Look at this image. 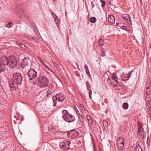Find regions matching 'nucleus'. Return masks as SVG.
Wrapping results in <instances>:
<instances>
[{"label": "nucleus", "mask_w": 151, "mask_h": 151, "mask_svg": "<svg viewBox=\"0 0 151 151\" xmlns=\"http://www.w3.org/2000/svg\"><path fill=\"white\" fill-rule=\"evenodd\" d=\"M146 132H138V134L139 136L142 139H143L145 137V134Z\"/></svg>", "instance_id": "obj_15"}, {"label": "nucleus", "mask_w": 151, "mask_h": 151, "mask_svg": "<svg viewBox=\"0 0 151 151\" xmlns=\"http://www.w3.org/2000/svg\"><path fill=\"white\" fill-rule=\"evenodd\" d=\"M118 148L119 150L121 151H122L124 146V144L121 143H117Z\"/></svg>", "instance_id": "obj_19"}, {"label": "nucleus", "mask_w": 151, "mask_h": 151, "mask_svg": "<svg viewBox=\"0 0 151 151\" xmlns=\"http://www.w3.org/2000/svg\"><path fill=\"white\" fill-rule=\"evenodd\" d=\"M84 68L86 70H86H89L88 68V66H87V65H85Z\"/></svg>", "instance_id": "obj_39"}, {"label": "nucleus", "mask_w": 151, "mask_h": 151, "mask_svg": "<svg viewBox=\"0 0 151 151\" xmlns=\"http://www.w3.org/2000/svg\"><path fill=\"white\" fill-rule=\"evenodd\" d=\"M13 79L14 81L17 82V83L20 85L22 81V76L21 74L19 73H14L13 74Z\"/></svg>", "instance_id": "obj_5"}, {"label": "nucleus", "mask_w": 151, "mask_h": 151, "mask_svg": "<svg viewBox=\"0 0 151 151\" xmlns=\"http://www.w3.org/2000/svg\"><path fill=\"white\" fill-rule=\"evenodd\" d=\"M76 74L77 76H80V74L78 72H76Z\"/></svg>", "instance_id": "obj_42"}, {"label": "nucleus", "mask_w": 151, "mask_h": 151, "mask_svg": "<svg viewBox=\"0 0 151 151\" xmlns=\"http://www.w3.org/2000/svg\"><path fill=\"white\" fill-rule=\"evenodd\" d=\"M143 130H144V129L143 128H139L138 130V132H142Z\"/></svg>", "instance_id": "obj_37"}, {"label": "nucleus", "mask_w": 151, "mask_h": 151, "mask_svg": "<svg viewBox=\"0 0 151 151\" xmlns=\"http://www.w3.org/2000/svg\"><path fill=\"white\" fill-rule=\"evenodd\" d=\"M54 18V21L56 22V23H59L60 20L58 18L56 15V17Z\"/></svg>", "instance_id": "obj_29"}, {"label": "nucleus", "mask_w": 151, "mask_h": 151, "mask_svg": "<svg viewBox=\"0 0 151 151\" xmlns=\"http://www.w3.org/2000/svg\"><path fill=\"white\" fill-rule=\"evenodd\" d=\"M18 12H19V15H20V16L22 15V16L21 17L22 18H24L25 17V14L23 13V10L22 9H20Z\"/></svg>", "instance_id": "obj_20"}, {"label": "nucleus", "mask_w": 151, "mask_h": 151, "mask_svg": "<svg viewBox=\"0 0 151 151\" xmlns=\"http://www.w3.org/2000/svg\"><path fill=\"white\" fill-rule=\"evenodd\" d=\"M100 55L102 56H104L105 55V52L103 50H101V52H100Z\"/></svg>", "instance_id": "obj_35"}, {"label": "nucleus", "mask_w": 151, "mask_h": 151, "mask_svg": "<svg viewBox=\"0 0 151 151\" xmlns=\"http://www.w3.org/2000/svg\"><path fill=\"white\" fill-rule=\"evenodd\" d=\"M116 83V84H114L113 85L114 86H115V87H117V85H118V83Z\"/></svg>", "instance_id": "obj_44"}, {"label": "nucleus", "mask_w": 151, "mask_h": 151, "mask_svg": "<svg viewBox=\"0 0 151 151\" xmlns=\"http://www.w3.org/2000/svg\"><path fill=\"white\" fill-rule=\"evenodd\" d=\"M101 7L103 8L105 5L106 3L105 1L103 0H101Z\"/></svg>", "instance_id": "obj_31"}, {"label": "nucleus", "mask_w": 151, "mask_h": 151, "mask_svg": "<svg viewBox=\"0 0 151 151\" xmlns=\"http://www.w3.org/2000/svg\"><path fill=\"white\" fill-rule=\"evenodd\" d=\"M37 80L38 82V85L40 87H46L48 83V78L44 76L39 77Z\"/></svg>", "instance_id": "obj_3"}, {"label": "nucleus", "mask_w": 151, "mask_h": 151, "mask_svg": "<svg viewBox=\"0 0 151 151\" xmlns=\"http://www.w3.org/2000/svg\"><path fill=\"white\" fill-rule=\"evenodd\" d=\"M27 75L30 80L35 78L37 76V72L34 68H30L28 71Z\"/></svg>", "instance_id": "obj_7"}, {"label": "nucleus", "mask_w": 151, "mask_h": 151, "mask_svg": "<svg viewBox=\"0 0 151 151\" xmlns=\"http://www.w3.org/2000/svg\"><path fill=\"white\" fill-rule=\"evenodd\" d=\"M81 106H82V105L83 106V104H81Z\"/></svg>", "instance_id": "obj_50"}, {"label": "nucleus", "mask_w": 151, "mask_h": 151, "mask_svg": "<svg viewBox=\"0 0 151 151\" xmlns=\"http://www.w3.org/2000/svg\"><path fill=\"white\" fill-rule=\"evenodd\" d=\"M14 25V24L12 23L11 22H9L8 24H6V27L9 28L11 27Z\"/></svg>", "instance_id": "obj_28"}, {"label": "nucleus", "mask_w": 151, "mask_h": 151, "mask_svg": "<svg viewBox=\"0 0 151 151\" xmlns=\"http://www.w3.org/2000/svg\"><path fill=\"white\" fill-rule=\"evenodd\" d=\"M90 21L93 23H95L96 21V19L94 17H91L90 19Z\"/></svg>", "instance_id": "obj_22"}, {"label": "nucleus", "mask_w": 151, "mask_h": 151, "mask_svg": "<svg viewBox=\"0 0 151 151\" xmlns=\"http://www.w3.org/2000/svg\"><path fill=\"white\" fill-rule=\"evenodd\" d=\"M53 17L54 18V16L52 15Z\"/></svg>", "instance_id": "obj_52"}, {"label": "nucleus", "mask_w": 151, "mask_h": 151, "mask_svg": "<svg viewBox=\"0 0 151 151\" xmlns=\"http://www.w3.org/2000/svg\"><path fill=\"white\" fill-rule=\"evenodd\" d=\"M43 127H42V131L43 132H45L46 133H48L49 132V128L48 127H46L45 128V127H44V126H43Z\"/></svg>", "instance_id": "obj_23"}, {"label": "nucleus", "mask_w": 151, "mask_h": 151, "mask_svg": "<svg viewBox=\"0 0 151 151\" xmlns=\"http://www.w3.org/2000/svg\"><path fill=\"white\" fill-rule=\"evenodd\" d=\"M65 99V96L62 93L56 94L55 96H53L52 99L54 102L53 106H55L56 105L57 101L59 102H62Z\"/></svg>", "instance_id": "obj_4"}, {"label": "nucleus", "mask_w": 151, "mask_h": 151, "mask_svg": "<svg viewBox=\"0 0 151 151\" xmlns=\"http://www.w3.org/2000/svg\"><path fill=\"white\" fill-rule=\"evenodd\" d=\"M9 83L11 90L13 91L16 89L18 87V85H19L17 83V82L14 81L13 79L12 81H9Z\"/></svg>", "instance_id": "obj_8"}, {"label": "nucleus", "mask_w": 151, "mask_h": 151, "mask_svg": "<svg viewBox=\"0 0 151 151\" xmlns=\"http://www.w3.org/2000/svg\"><path fill=\"white\" fill-rule=\"evenodd\" d=\"M89 122V123H90L91 124H92V120H91V121H88Z\"/></svg>", "instance_id": "obj_45"}, {"label": "nucleus", "mask_w": 151, "mask_h": 151, "mask_svg": "<svg viewBox=\"0 0 151 151\" xmlns=\"http://www.w3.org/2000/svg\"><path fill=\"white\" fill-rule=\"evenodd\" d=\"M17 43L18 45H19L20 46L21 45V44H22V43L19 42H17Z\"/></svg>", "instance_id": "obj_43"}, {"label": "nucleus", "mask_w": 151, "mask_h": 151, "mask_svg": "<svg viewBox=\"0 0 151 151\" xmlns=\"http://www.w3.org/2000/svg\"><path fill=\"white\" fill-rule=\"evenodd\" d=\"M63 114L62 118L65 121L68 123H71L75 120V117L73 115L70 114L67 110L63 109L62 111Z\"/></svg>", "instance_id": "obj_1"}, {"label": "nucleus", "mask_w": 151, "mask_h": 151, "mask_svg": "<svg viewBox=\"0 0 151 151\" xmlns=\"http://www.w3.org/2000/svg\"><path fill=\"white\" fill-rule=\"evenodd\" d=\"M1 63H0V73L5 71L7 67L6 65L2 64Z\"/></svg>", "instance_id": "obj_14"}, {"label": "nucleus", "mask_w": 151, "mask_h": 151, "mask_svg": "<svg viewBox=\"0 0 151 151\" xmlns=\"http://www.w3.org/2000/svg\"><path fill=\"white\" fill-rule=\"evenodd\" d=\"M88 94L89 95V97L90 99H92L91 94H92V91L91 89H90L89 91Z\"/></svg>", "instance_id": "obj_32"}, {"label": "nucleus", "mask_w": 151, "mask_h": 151, "mask_svg": "<svg viewBox=\"0 0 151 151\" xmlns=\"http://www.w3.org/2000/svg\"><path fill=\"white\" fill-rule=\"evenodd\" d=\"M121 17L127 20V21L129 24V25H131L132 24L130 16L129 14H122Z\"/></svg>", "instance_id": "obj_10"}, {"label": "nucleus", "mask_w": 151, "mask_h": 151, "mask_svg": "<svg viewBox=\"0 0 151 151\" xmlns=\"http://www.w3.org/2000/svg\"><path fill=\"white\" fill-rule=\"evenodd\" d=\"M130 77V75H128L127 74H124L121 76V79L122 81H126L128 80Z\"/></svg>", "instance_id": "obj_13"}, {"label": "nucleus", "mask_w": 151, "mask_h": 151, "mask_svg": "<svg viewBox=\"0 0 151 151\" xmlns=\"http://www.w3.org/2000/svg\"><path fill=\"white\" fill-rule=\"evenodd\" d=\"M125 140L124 138L122 137H120L118 139L117 143L124 144Z\"/></svg>", "instance_id": "obj_18"}, {"label": "nucleus", "mask_w": 151, "mask_h": 151, "mask_svg": "<svg viewBox=\"0 0 151 151\" xmlns=\"http://www.w3.org/2000/svg\"><path fill=\"white\" fill-rule=\"evenodd\" d=\"M109 4L110 5H111V4Z\"/></svg>", "instance_id": "obj_48"}, {"label": "nucleus", "mask_w": 151, "mask_h": 151, "mask_svg": "<svg viewBox=\"0 0 151 151\" xmlns=\"http://www.w3.org/2000/svg\"><path fill=\"white\" fill-rule=\"evenodd\" d=\"M111 79H114L116 83H118L117 76L116 73H114L111 75Z\"/></svg>", "instance_id": "obj_17"}, {"label": "nucleus", "mask_w": 151, "mask_h": 151, "mask_svg": "<svg viewBox=\"0 0 151 151\" xmlns=\"http://www.w3.org/2000/svg\"><path fill=\"white\" fill-rule=\"evenodd\" d=\"M108 83L110 84H112V81H111L110 79H108L107 80Z\"/></svg>", "instance_id": "obj_40"}, {"label": "nucleus", "mask_w": 151, "mask_h": 151, "mask_svg": "<svg viewBox=\"0 0 151 151\" xmlns=\"http://www.w3.org/2000/svg\"><path fill=\"white\" fill-rule=\"evenodd\" d=\"M148 137H149V136H148V137L147 139V143H148Z\"/></svg>", "instance_id": "obj_46"}, {"label": "nucleus", "mask_w": 151, "mask_h": 151, "mask_svg": "<svg viewBox=\"0 0 151 151\" xmlns=\"http://www.w3.org/2000/svg\"><path fill=\"white\" fill-rule=\"evenodd\" d=\"M142 149L140 147V146L139 145H136V146L135 148L134 151H142Z\"/></svg>", "instance_id": "obj_21"}, {"label": "nucleus", "mask_w": 151, "mask_h": 151, "mask_svg": "<svg viewBox=\"0 0 151 151\" xmlns=\"http://www.w3.org/2000/svg\"><path fill=\"white\" fill-rule=\"evenodd\" d=\"M104 43V42L102 39H100L98 42V44L100 46L103 45Z\"/></svg>", "instance_id": "obj_27"}, {"label": "nucleus", "mask_w": 151, "mask_h": 151, "mask_svg": "<svg viewBox=\"0 0 151 151\" xmlns=\"http://www.w3.org/2000/svg\"><path fill=\"white\" fill-rule=\"evenodd\" d=\"M122 106L124 109H127L128 108V104L127 103L125 102L123 104Z\"/></svg>", "instance_id": "obj_24"}, {"label": "nucleus", "mask_w": 151, "mask_h": 151, "mask_svg": "<svg viewBox=\"0 0 151 151\" xmlns=\"http://www.w3.org/2000/svg\"><path fill=\"white\" fill-rule=\"evenodd\" d=\"M52 14H53L54 15H55L56 16V15L54 14V13H53Z\"/></svg>", "instance_id": "obj_47"}, {"label": "nucleus", "mask_w": 151, "mask_h": 151, "mask_svg": "<svg viewBox=\"0 0 151 151\" xmlns=\"http://www.w3.org/2000/svg\"><path fill=\"white\" fill-rule=\"evenodd\" d=\"M86 74H87V75L89 77H91V76L90 74V73L89 71V70H86Z\"/></svg>", "instance_id": "obj_36"}, {"label": "nucleus", "mask_w": 151, "mask_h": 151, "mask_svg": "<svg viewBox=\"0 0 151 151\" xmlns=\"http://www.w3.org/2000/svg\"><path fill=\"white\" fill-rule=\"evenodd\" d=\"M29 59V58L27 57L24 58L23 60H22L21 64H19L21 66L22 68H24L28 64V60Z\"/></svg>", "instance_id": "obj_11"}, {"label": "nucleus", "mask_w": 151, "mask_h": 151, "mask_svg": "<svg viewBox=\"0 0 151 151\" xmlns=\"http://www.w3.org/2000/svg\"><path fill=\"white\" fill-rule=\"evenodd\" d=\"M78 132L75 130H71L68 132L67 136L68 138H74L76 137L78 135Z\"/></svg>", "instance_id": "obj_9"}, {"label": "nucleus", "mask_w": 151, "mask_h": 151, "mask_svg": "<svg viewBox=\"0 0 151 151\" xmlns=\"http://www.w3.org/2000/svg\"><path fill=\"white\" fill-rule=\"evenodd\" d=\"M21 47L23 49H25V46L22 43L21 45H20Z\"/></svg>", "instance_id": "obj_38"}, {"label": "nucleus", "mask_w": 151, "mask_h": 151, "mask_svg": "<svg viewBox=\"0 0 151 151\" xmlns=\"http://www.w3.org/2000/svg\"><path fill=\"white\" fill-rule=\"evenodd\" d=\"M122 29L124 30L129 31L130 28L129 27H127L125 26H122Z\"/></svg>", "instance_id": "obj_25"}, {"label": "nucleus", "mask_w": 151, "mask_h": 151, "mask_svg": "<svg viewBox=\"0 0 151 151\" xmlns=\"http://www.w3.org/2000/svg\"><path fill=\"white\" fill-rule=\"evenodd\" d=\"M133 72V70H132L129 72V73L127 74L128 75H130V77L131 76V75L132 73Z\"/></svg>", "instance_id": "obj_41"}, {"label": "nucleus", "mask_w": 151, "mask_h": 151, "mask_svg": "<svg viewBox=\"0 0 151 151\" xmlns=\"http://www.w3.org/2000/svg\"><path fill=\"white\" fill-rule=\"evenodd\" d=\"M103 122V125L104 127H107L108 125V122L106 121H104Z\"/></svg>", "instance_id": "obj_34"}, {"label": "nucleus", "mask_w": 151, "mask_h": 151, "mask_svg": "<svg viewBox=\"0 0 151 151\" xmlns=\"http://www.w3.org/2000/svg\"><path fill=\"white\" fill-rule=\"evenodd\" d=\"M81 106H82V105L83 106V104H81Z\"/></svg>", "instance_id": "obj_51"}, {"label": "nucleus", "mask_w": 151, "mask_h": 151, "mask_svg": "<svg viewBox=\"0 0 151 151\" xmlns=\"http://www.w3.org/2000/svg\"><path fill=\"white\" fill-rule=\"evenodd\" d=\"M70 143L71 142L70 141L65 140L61 142L59 144V146L61 149L67 150L69 148V145Z\"/></svg>", "instance_id": "obj_6"}, {"label": "nucleus", "mask_w": 151, "mask_h": 151, "mask_svg": "<svg viewBox=\"0 0 151 151\" xmlns=\"http://www.w3.org/2000/svg\"><path fill=\"white\" fill-rule=\"evenodd\" d=\"M77 111L78 112V113H79V111H78V110H77Z\"/></svg>", "instance_id": "obj_49"}, {"label": "nucleus", "mask_w": 151, "mask_h": 151, "mask_svg": "<svg viewBox=\"0 0 151 151\" xmlns=\"http://www.w3.org/2000/svg\"><path fill=\"white\" fill-rule=\"evenodd\" d=\"M108 21L109 22L111 23H113L115 21V19L113 15H110L108 17Z\"/></svg>", "instance_id": "obj_16"}, {"label": "nucleus", "mask_w": 151, "mask_h": 151, "mask_svg": "<svg viewBox=\"0 0 151 151\" xmlns=\"http://www.w3.org/2000/svg\"><path fill=\"white\" fill-rule=\"evenodd\" d=\"M78 117L79 118L81 123H83L84 122L83 119L81 115L80 114V115H78Z\"/></svg>", "instance_id": "obj_26"}, {"label": "nucleus", "mask_w": 151, "mask_h": 151, "mask_svg": "<svg viewBox=\"0 0 151 151\" xmlns=\"http://www.w3.org/2000/svg\"><path fill=\"white\" fill-rule=\"evenodd\" d=\"M17 58L14 55H10L8 56L7 66L11 68L16 67L17 65Z\"/></svg>", "instance_id": "obj_2"}, {"label": "nucleus", "mask_w": 151, "mask_h": 151, "mask_svg": "<svg viewBox=\"0 0 151 151\" xmlns=\"http://www.w3.org/2000/svg\"><path fill=\"white\" fill-rule=\"evenodd\" d=\"M86 117L88 121H91V117L89 115H86Z\"/></svg>", "instance_id": "obj_33"}, {"label": "nucleus", "mask_w": 151, "mask_h": 151, "mask_svg": "<svg viewBox=\"0 0 151 151\" xmlns=\"http://www.w3.org/2000/svg\"><path fill=\"white\" fill-rule=\"evenodd\" d=\"M8 57H6L5 56H2L0 58V63H1L6 65L7 66Z\"/></svg>", "instance_id": "obj_12"}, {"label": "nucleus", "mask_w": 151, "mask_h": 151, "mask_svg": "<svg viewBox=\"0 0 151 151\" xmlns=\"http://www.w3.org/2000/svg\"><path fill=\"white\" fill-rule=\"evenodd\" d=\"M137 124L139 128H142V127L143 126V125L142 123L140 122H137Z\"/></svg>", "instance_id": "obj_30"}]
</instances>
